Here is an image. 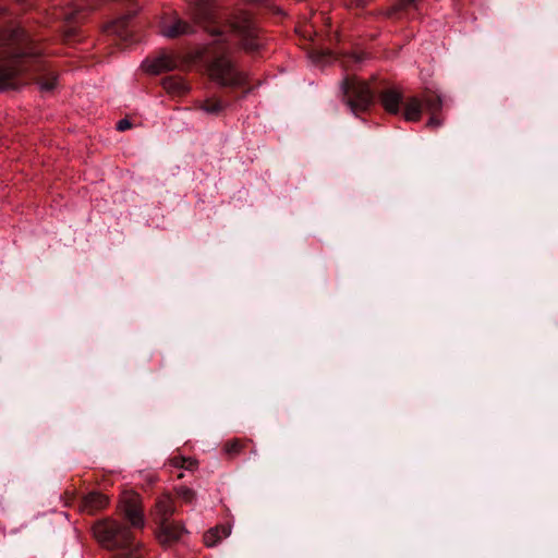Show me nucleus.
Wrapping results in <instances>:
<instances>
[{"instance_id":"nucleus-2","label":"nucleus","mask_w":558,"mask_h":558,"mask_svg":"<svg viewBox=\"0 0 558 558\" xmlns=\"http://www.w3.org/2000/svg\"><path fill=\"white\" fill-rule=\"evenodd\" d=\"M96 538L108 549H119L117 558H138L130 529L114 520H104L94 526Z\"/></svg>"},{"instance_id":"nucleus-6","label":"nucleus","mask_w":558,"mask_h":558,"mask_svg":"<svg viewBox=\"0 0 558 558\" xmlns=\"http://www.w3.org/2000/svg\"><path fill=\"white\" fill-rule=\"evenodd\" d=\"M120 510L133 527L141 529L145 524L143 512L140 508V498L137 495L125 494L120 502Z\"/></svg>"},{"instance_id":"nucleus-15","label":"nucleus","mask_w":558,"mask_h":558,"mask_svg":"<svg viewBox=\"0 0 558 558\" xmlns=\"http://www.w3.org/2000/svg\"><path fill=\"white\" fill-rule=\"evenodd\" d=\"M129 19L130 17L128 15L121 16L120 19L108 25L106 31L109 34L117 35L121 39L126 40L130 36L126 31Z\"/></svg>"},{"instance_id":"nucleus-17","label":"nucleus","mask_w":558,"mask_h":558,"mask_svg":"<svg viewBox=\"0 0 558 558\" xmlns=\"http://www.w3.org/2000/svg\"><path fill=\"white\" fill-rule=\"evenodd\" d=\"M228 107V104L216 98H207L201 109L208 114H219Z\"/></svg>"},{"instance_id":"nucleus-10","label":"nucleus","mask_w":558,"mask_h":558,"mask_svg":"<svg viewBox=\"0 0 558 558\" xmlns=\"http://www.w3.org/2000/svg\"><path fill=\"white\" fill-rule=\"evenodd\" d=\"M160 32L162 36L173 38L180 35L190 34L193 32V29L182 20H175L169 25H163Z\"/></svg>"},{"instance_id":"nucleus-8","label":"nucleus","mask_w":558,"mask_h":558,"mask_svg":"<svg viewBox=\"0 0 558 558\" xmlns=\"http://www.w3.org/2000/svg\"><path fill=\"white\" fill-rule=\"evenodd\" d=\"M380 101L387 112L398 114L400 112L402 95L396 89H388L381 94Z\"/></svg>"},{"instance_id":"nucleus-3","label":"nucleus","mask_w":558,"mask_h":558,"mask_svg":"<svg viewBox=\"0 0 558 558\" xmlns=\"http://www.w3.org/2000/svg\"><path fill=\"white\" fill-rule=\"evenodd\" d=\"M344 100L351 112L357 116L373 102V94L368 85L357 78H345L342 83Z\"/></svg>"},{"instance_id":"nucleus-23","label":"nucleus","mask_w":558,"mask_h":558,"mask_svg":"<svg viewBox=\"0 0 558 558\" xmlns=\"http://www.w3.org/2000/svg\"><path fill=\"white\" fill-rule=\"evenodd\" d=\"M213 35L219 36V37H225V33L219 28H215V31H213ZM220 40H226V38H221Z\"/></svg>"},{"instance_id":"nucleus-20","label":"nucleus","mask_w":558,"mask_h":558,"mask_svg":"<svg viewBox=\"0 0 558 558\" xmlns=\"http://www.w3.org/2000/svg\"><path fill=\"white\" fill-rule=\"evenodd\" d=\"M175 465L179 468H185L187 470L192 469L195 465V462L193 460H186V459H179L175 460Z\"/></svg>"},{"instance_id":"nucleus-5","label":"nucleus","mask_w":558,"mask_h":558,"mask_svg":"<svg viewBox=\"0 0 558 558\" xmlns=\"http://www.w3.org/2000/svg\"><path fill=\"white\" fill-rule=\"evenodd\" d=\"M230 31L239 37L242 46L246 50H255L259 44L255 36V28L247 16L236 17L229 26Z\"/></svg>"},{"instance_id":"nucleus-11","label":"nucleus","mask_w":558,"mask_h":558,"mask_svg":"<svg viewBox=\"0 0 558 558\" xmlns=\"http://www.w3.org/2000/svg\"><path fill=\"white\" fill-rule=\"evenodd\" d=\"M422 111L423 102L416 97H411L405 104L403 118L409 122L418 121L421 119Z\"/></svg>"},{"instance_id":"nucleus-9","label":"nucleus","mask_w":558,"mask_h":558,"mask_svg":"<svg viewBox=\"0 0 558 558\" xmlns=\"http://www.w3.org/2000/svg\"><path fill=\"white\" fill-rule=\"evenodd\" d=\"M161 534L160 539L162 543H169L175 539H179L184 532V529L174 522H161Z\"/></svg>"},{"instance_id":"nucleus-7","label":"nucleus","mask_w":558,"mask_h":558,"mask_svg":"<svg viewBox=\"0 0 558 558\" xmlns=\"http://www.w3.org/2000/svg\"><path fill=\"white\" fill-rule=\"evenodd\" d=\"M175 60L167 53H161L154 59H146L142 63L143 70L149 74H159L162 72L171 71L175 68Z\"/></svg>"},{"instance_id":"nucleus-19","label":"nucleus","mask_w":558,"mask_h":558,"mask_svg":"<svg viewBox=\"0 0 558 558\" xmlns=\"http://www.w3.org/2000/svg\"><path fill=\"white\" fill-rule=\"evenodd\" d=\"M177 493L179 497L184 500L185 502H192L195 499V493L193 489L186 487V486H180L177 489Z\"/></svg>"},{"instance_id":"nucleus-1","label":"nucleus","mask_w":558,"mask_h":558,"mask_svg":"<svg viewBox=\"0 0 558 558\" xmlns=\"http://www.w3.org/2000/svg\"><path fill=\"white\" fill-rule=\"evenodd\" d=\"M38 73L37 84L41 92H51L57 85L54 72L48 70L45 64H28L21 56L11 54L0 46V90L10 87V81L19 73L28 71L29 68Z\"/></svg>"},{"instance_id":"nucleus-4","label":"nucleus","mask_w":558,"mask_h":558,"mask_svg":"<svg viewBox=\"0 0 558 558\" xmlns=\"http://www.w3.org/2000/svg\"><path fill=\"white\" fill-rule=\"evenodd\" d=\"M209 73L211 78L221 86H240L244 82L243 73L239 72L226 56L214 60Z\"/></svg>"},{"instance_id":"nucleus-14","label":"nucleus","mask_w":558,"mask_h":558,"mask_svg":"<svg viewBox=\"0 0 558 558\" xmlns=\"http://www.w3.org/2000/svg\"><path fill=\"white\" fill-rule=\"evenodd\" d=\"M163 88L171 94H183L189 87L187 84L181 78L177 76H167L162 80Z\"/></svg>"},{"instance_id":"nucleus-18","label":"nucleus","mask_w":558,"mask_h":558,"mask_svg":"<svg viewBox=\"0 0 558 558\" xmlns=\"http://www.w3.org/2000/svg\"><path fill=\"white\" fill-rule=\"evenodd\" d=\"M157 510L159 511V513L162 517L161 522L168 521V518L174 511L172 500L167 496L160 498L157 502Z\"/></svg>"},{"instance_id":"nucleus-21","label":"nucleus","mask_w":558,"mask_h":558,"mask_svg":"<svg viewBox=\"0 0 558 558\" xmlns=\"http://www.w3.org/2000/svg\"><path fill=\"white\" fill-rule=\"evenodd\" d=\"M414 2H415V0H399L398 4H396L393 10L400 11V10L408 9L409 7L414 4Z\"/></svg>"},{"instance_id":"nucleus-13","label":"nucleus","mask_w":558,"mask_h":558,"mask_svg":"<svg viewBox=\"0 0 558 558\" xmlns=\"http://www.w3.org/2000/svg\"><path fill=\"white\" fill-rule=\"evenodd\" d=\"M425 108L430 112L432 117L428 120L427 125L429 128H438L441 125V121L436 118V112L441 109L442 100L440 97L426 98L424 100Z\"/></svg>"},{"instance_id":"nucleus-16","label":"nucleus","mask_w":558,"mask_h":558,"mask_svg":"<svg viewBox=\"0 0 558 558\" xmlns=\"http://www.w3.org/2000/svg\"><path fill=\"white\" fill-rule=\"evenodd\" d=\"M84 502L86 508L94 511L104 508L107 505L108 499L100 493H90L85 497Z\"/></svg>"},{"instance_id":"nucleus-24","label":"nucleus","mask_w":558,"mask_h":558,"mask_svg":"<svg viewBox=\"0 0 558 558\" xmlns=\"http://www.w3.org/2000/svg\"><path fill=\"white\" fill-rule=\"evenodd\" d=\"M238 448H239V444L234 442V444H231V445L228 446V451L229 452L236 451Z\"/></svg>"},{"instance_id":"nucleus-12","label":"nucleus","mask_w":558,"mask_h":558,"mask_svg":"<svg viewBox=\"0 0 558 558\" xmlns=\"http://www.w3.org/2000/svg\"><path fill=\"white\" fill-rule=\"evenodd\" d=\"M231 534L230 525H220L209 530L205 536L204 542L207 547L216 546L222 538Z\"/></svg>"},{"instance_id":"nucleus-22","label":"nucleus","mask_w":558,"mask_h":558,"mask_svg":"<svg viewBox=\"0 0 558 558\" xmlns=\"http://www.w3.org/2000/svg\"><path fill=\"white\" fill-rule=\"evenodd\" d=\"M130 128H131V122H130L129 120H126V119H122V120H120V121L118 122V124H117V129H118L119 131H125V130H128V129H130Z\"/></svg>"}]
</instances>
